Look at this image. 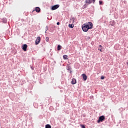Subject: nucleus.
I'll use <instances>...</instances> for the list:
<instances>
[{
	"instance_id": "dca6fc26",
	"label": "nucleus",
	"mask_w": 128,
	"mask_h": 128,
	"mask_svg": "<svg viewBox=\"0 0 128 128\" xmlns=\"http://www.w3.org/2000/svg\"><path fill=\"white\" fill-rule=\"evenodd\" d=\"M80 126H81L82 128H86V126H84V125L80 124Z\"/></svg>"
},
{
	"instance_id": "aec40b11",
	"label": "nucleus",
	"mask_w": 128,
	"mask_h": 128,
	"mask_svg": "<svg viewBox=\"0 0 128 128\" xmlns=\"http://www.w3.org/2000/svg\"><path fill=\"white\" fill-rule=\"evenodd\" d=\"M46 42H48V38L46 37Z\"/></svg>"
},
{
	"instance_id": "9d476101",
	"label": "nucleus",
	"mask_w": 128,
	"mask_h": 128,
	"mask_svg": "<svg viewBox=\"0 0 128 128\" xmlns=\"http://www.w3.org/2000/svg\"><path fill=\"white\" fill-rule=\"evenodd\" d=\"M63 58L64 60H68V55H64Z\"/></svg>"
},
{
	"instance_id": "4468645a",
	"label": "nucleus",
	"mask_w": 128,
	"mask_h": 128,
	"mask_svg": "<svg viewBox=\"0 0 128 128\" xmlns=\"http://www.w3.org/2000/svg\"><path fill=\"white\" fill-rule=\"evenodd\" d=\"M68 70H70V74H72V68H70V67H68Z\"/></svg>"
},
{
	"instance_id": "0eeeda50",
	"label": "nucleus",
	"mask_w": 128,
	"mask_h": 128,
	"mask_svg": "<svg viewBox=\"0 0 128 128\" xmlns=\"http://www.w3.org/2000/svg\"><path fill=\"white\" fill-rule=\"evenodd\" d=\"M71 84H76V78H72L71 82Z\"/></svg>"
},
{
	"instance_id": "20e7f679",
	"label": "nucleus",
	"mask_w": 128,
	"mask_h": 128,
	"mask_svg": "<svg viewBox=\"0 0 128 128\" xmlns=\"http://www.w3.org/2000/svg\"><path fill=\"white\" fill-rule=\"evenodd\" d=\"M94 3V2H96V0H86L85 2L86 4H92V2Z\"/></svg>"
},
{
	"instance_id": "6ab92c4d",
	"label": "nucleus",
	"mask_w": 128,
	"mask_h": 128,
	"mask_svg": "<svg viewBox=\"0 0 128 128\" xmlns=\"http://www.w3.org/2000/svg\"><path fill=\"white\" fill-rule=\"evenodd\" d=\"M60 22H58L57 23H56V24L58 25V26H60Z\"/></svg>"
},
{
	"instance_id": "7ed1b4c3",
	"label": "nucleus",
	"mask_w": 128,
	"mask_h": 128,
	"mask_svg": "<svg viewBox=\"0 0 128 128\" xmlns=\"http://www.w3.org/2000/svg\"><path fill=\"white\" fill-rule=\"evenodd\" d=\"M60 8V5L58 4H56L52 6V10H58Z\"/></svg>"
},
{
	"instance_id": "412c9836",
	"label": "nucleus",
	"mask_w": 128,
	"mask_h": 128,
	"mask_svg": "<svg viewBox=\"0 0 128 128\" xmlns=\"http://www.w3.org/2000/svg\"><path fill=\"white\" fill-rule=\"evenodd\" d=\"M46 30H48V28H46Z\"/></svg>"
},
{
	"instance_id": "2eb2a0df",
	"label": "nucleus",
	"mask_w": 128,
	"mask_h": 128,
	"mask_svg": "<svg viewBox=\"0 0 128 128\" xmlns=\"http://www.w3.org/2000/svg\"><path fill=\"white\" fill-rule=\"evenodd\" d=\"M69 28H74V24H71L69 25Z\"/></svg>"
},
{
	"instance_id": "6e6552de",
	"label": "nucleus",
	"mask_w": 128,
	"mask_h": 128,
	"mask_svg": "<svg viewBox=\"0 0 128 128\" xmlns=\"http://www.w3.org/2000/svg\"><path fill=\"white\" fill-rule=\"evenodd\" d=\"M82 76L84 80H86L88 79V76H86V75L84 74H82Z\"/></svg>"
},
{
	"instance_id": "ddd939ff",
	"label": "nucleus",
	"mask_w": 128,
	"mask_h": 128,
	"mask_svg": "<svg viewBox=\"0 0 128 128\" xmlns=\"http://www.w3.org/2000/svg\"><path fill=\"white\" fill-rule=\"evenodd\" d=\"M46 128H52V126H50V125L48 124L46 125Z\"/></svg>"
},
{
	"instance_id": "f03ea898",
	"label": "nucleus",
	"mask_w": 128,
	"mask_h": 128,
	"mask_svg": "<svg viewBox=\"0 0 128 128\" xmlns=\"http://www.w3.org/2000/svg\"><path fill=\"white\" fill-rule=\"evenodd\" d=\"M106 119V117L104 116H102L99 117L98 120V122H102L103 120H104Z\"/></svg>"
},
{
	"instance_id": "423d86ee",
	"label": "nucleus",
	"mask_w": 128,
	"mask_h": 128,
	"mask_svg": "<svg viewBox=\"0 0 128 128\" xmlns=\"http://www.w3.org/2000/svg\"><path fill=\"white\" fill-rule=\"evenodd\" d=\"M40 42V37L38 36L36 40V44H38Z\"/></svg>"
},
{
	"instance_id": "a211bd4d",
	"label": "nucleus",
	"mask_w": 128,
	"mask_h": 128,
	"mask_svg": "<svg viewBox=\"0 0 128 128\" xmlns=\"http://www.w3.org/2000/svg\"><path fill=\"white\" fill-rule=\"evenodd\" d=\"M100 4H102V1H100L99 2Z\"/></svg>"
},
{
	"instance_id": "f257e3e1",
	"label": "nucleus",
	"mask_w": 128,
	"mask_h": 128,
	"mask_svg": "<svg viewBox=\"0 0 128 128\" xmlns=\"http://www.w3.org/2000/svg\"><path fill=\"white\" fill-rule=\"evenodd\" d=\"M92 24L91 22L84 24L82 26V30L83 32H86L88 30H92Z\"/></svg>"
},
{
	"instance_id": "9b49d317",
	"label": "nucleus",
	"mask_w": 128,
	"mask_h": 128,
	"mask_svg": "<svg viewBox=\"0 0 128 128\" xmlns=\"http://www.w3.org/2000/svg\"><path fill=\"white\" fill-rule=\"evenodd\" d=\"M99 46L100 48H98V50L102 52V45H100Z\"/></svg>"
},
{
	"instance_id": "f3484780",
	"label": "nucleus",
	"mask_w": 128,
	"mask_h": 128,
	"mask_svg": "<svg viewBox=\"0 0 128 128\" xmlns=\"http://www.w3.org/2000/svg\"><path fill=\"white\" fill-rule=\"evenodd\" d=\"M100 78L101 80H104V76H102Z\"/></svg>"
},
{
	"instance_id": "4be33fe9",
	"label": "nucleus",
	"mask_w": 128,
	"mask_h": 128,
	"mask_svg": "<svg viewBox=\"0 0 128 128\" xmlns=\"http://www.w3.org/2000/svg\"><path fill=\"white\" fill-rule=\"evenodd\" d=\"M99 48H100V47L99 46Z\"/></svg>"
},
{
	"instance_id": "f8f14e48",
	"label": "nucleus",
	"mask_w": 128,
	"mask_h": 128,
	"mask_svg": "<svg viewBox=\"0 0 128 128\" xmlns=\"http://www.w3.org/2000/svg\"><path fill=\"white\" fill-rule=\"evenodd\" d=\"M62 50V46L60 45H58V50Z\"/></svg>"
},
{
	"instance_id": "1a4fd4ad",
	"label": "nucleus",
	"mask_w": 128,
	"mask_h": 128,
	"mask_svg": "<svg viewBox=\"0 0 128 128\" xmlns=\"http://www.w3.org/2000/svg\"><path fill=\"white\" fill-rule=\"evenodd\" d=\"M35 10L36 12H40V8L38 7H36Z\"/></svg>"
},
{
	"instance_id": "39448f33",
	"label": "nucleus",
	"mask_w": 128,
	"mask_h": 128,
	"mask_svg": "<svg viewBox=\"0 0 128 128\" xmlns=\"http://www.w3.org/2000/svg\"><path fill=\"white\" fill-rule=\"evenodd\" d=\"M26 48H28V45L26 44H24L22 46V50H23L24 52H26Z\"/></svg>"
}]
</instances>
